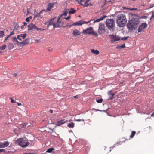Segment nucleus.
I'll list each match as a JSON object with an SVG mask.
<instances>
[{"label":"nucleus","instance_id":"obj_8","mask_svg":"<svg viewBox=\"0 0 154 154\" xmlns=\"http://www.w3.org/2000/svg\"><path fill=\"white\" fill-rule=\"evenodd\" d=\"M147 24L146 23H142L138 28V31L139 32H140L143 31L144 29L147 27Z\"/></svg>","mask_w":154,"mask_h":154},{"label":"nucleus","instance_id":"obj_54","mask_svg":"<svg viewBox=\"0 0 154 154\" xmlns=\"http://www.w3.org/2000/svg\"><path fill=\"white\" fill-rule=\"evenodd\" d=\"M23 27H24V25H22V26H21V28L22 29H23Z\"/></svg>","mask_w":154,"mask_h":154},{"label":"nucleus","instance_id":"obj_28","mask_svg":"<svg viewBox=\"0 0 154 154\" xmlns=\"http://www.w3.org/2000/svg\"><path fill=\"white\" fill-rule=\"evenodd\" d=\"M136 134V132L135 131H132L131 134V135L130 136V137L131 138H132Z\"/></svg>","mask_w":154,"mask_h":154},{"label":"nucleus","instance_id":"obj_18","mask_svg":"<svg viewBox=\"0 0 154 154\" xmlns=\"http://www.w3.org/2000/svg\"><path fill=\"white\" fill-rule=\"evenodd\" d=\"M73 34L74 36L79 35H80L81 33L77 29H75L73 31Z\"/></svg>","mask_w":154,"mask_h":154},{"label":"nucleus","instance_id":"obj_9","mask_svg":"<svg viewBox=\"0 0 154 154\" xmlns=\"http://www.w3.org/2000/svg\"><path fill=\"white\" fill-rule=\"evenodd\" d=\"M105 27L104 24L102 23H100L99 27L98 29V33L100 34H102L105 32Z\"/></svg>","mask_w":154,"mask_h":154},{"label":"nucleus","instance_id":"obj_32","mask_svg":"<svg viewBox=\"0 0 154 154\" xmlns=\"http://www.w3.org/2000/svg\"><path fill=\"white\" fill-rule=\"evenodd\" d=\"M17 38H16V37H14L13 38L12 40H13V42H17V43L18 45H19V42L17 40Z\"/></svg>","mask_w":154,"mask_h":154},{"label":"nucleus","instance_id":"obj_58","mask_svg":"<svg viewBox=\"0 0 154 154\" xmlns=\"http://www.w3.org/2000/svg\"><path fill=\"white\" fill-rule=\"evenodd\" d=\"M134 10H137V8H134Z\"/></svg>","mask_w":154,"mask_h":154},{"label":"nucleus","instance_id":"obj_27","mask_svg":"<svg viewBox=\"0 0 154 154\" xmlns=\"http://www.w3.org/2000/svg\"><path fill=\"white\" fill-rule=\"evenodd\" d=\"M67 126L69 128H73L74 126V123L73 122H71Z\"/></svg>","mask_w":154,"mask_h":154},{"label":"nucleus","instance_id":"obj_64","mask_svg":"<svg viewBox=\"0 0 154 154\" xmlns=\"http://www.w3.org/2000/svg\"><path fill=\"white\" fill-rule=\"evenodd\" d=\"M152 7L150 6V8H152Z\"/></svg>","mask_w":154,"mask_h":154},{"label":"nucleus","instance_id":"obj_14","mask_svg":"<svg viewBox=\"0 0 154 154\" xmlns=\"http://www.w3.org/2000/svg\"><path fill=\"white\" fill-rule=\"evenodd\" d=\"M109 36L111 37L112 41H117L120 40V37L116 35H111Z\"/></svg>","mask_w":154,"mask_h":154},{"label":"nucleus","instance_id":"obj_22","mask_svg":"<svg viewBox=\"0 0 154 154\" xmlns=\"http://www.w3.org/2000/svg\"><path fill=\"white\" fill-rule=\"evenodd\" d=\"M106 17V15L104 16L103 17H102L99 19H97L95 20L94 23L103 20V19Z\"/></svg>","mask_w":154,"mask_h":154},{"label":"nucleus","instance_id":"obj_63","mask_svg":"<svg viewBox=\"0 0 154 154\" xmlns=\"http://www.w3.org/2000/svg\"><path fill=\"white\" fill-rule=\"evenodd\" d=\"M84 82H85L84 81L82 82L84 83Z\"/></svg>","mask_w":154,"mask_h":154},{"label":"nucleus","instance_id":"obj_52","mask_svg":"<svg viewBox=\"0 0 154 154\" xmlns=\"http://www.w3.org/2000/svg\"><path fill=\"white\" fill-rule=\"evenodd\" d=\"M18 105L19 106L21 105V103H17Z\"/></svg>","mask_w":154,"mask_h":154},{"label":"nucleus","instance_id":"obj_15","mask_svg":"<svg viewBox=\"0 0 154 154\" xmlns=\"http://www.w3.org/2000/svg\"><path fill=\"white\" fill-rule=\"evenodd\" d=\"M27 35L26 33L20 34L17 36V38L20 41H22V39L25 38Z\"/></svg>","mask_w":154,"mask_h":154},{"label":"nucleus","instance_id":"obj_61","mask_svg":"<svg viewBox=\"0 0 154 154\" xmlns=\"http://www.w3.org/2000/svg\"><path fill=\"white\" fill-rule=\"evenodd\" d=\"M106 2V0H105V1H104V4Z\"/></svg>","mask_w":154,"mask_h":154},{"label":"nucleus","instance_id":"obj_6","mask_svg":"<svg viewBox=\"0 0 154 154\" xmlns=\"http://www.w3.org/2000/svg\"><path fill=\"white\" fill-rule=\"evenodd\" d=\"M93 20H91L89 21L88 22H86L85 21H84L83 22H82V21H79L77 22H75L73 23L72 24H71L70 25H68L66 26H69L70 27H71L73 26H76V25H81L82 24L86 23L87 24L88 23H89L91 21Z\"/></svg>","mask_w":154,"mask_h":154},{"label":"nucleus","instance_id":"obj_60","mask_svg":"<svg viewBox=\"0 0 154 154\" xmlns=\"http://www.w3.org/2000/svg\"><path fill=\"white\" fill-rule=\"evenodd\" d=\"M36 42H39V40H36Z\"/></svg>","mask_w":154,"mask_h":154},{"label":"nucleus","instance_id":"obj_19","mask_svg":"<svg viewBox=\"0 0 154 154\" xmlns=\"http://www.w3.org/2000/svg\"><path fill=\"white\" fill-rule=\"evenodd\" d=\"M108 94L109 96V99L112 100L113 98V96L115 95L114 93H112L110 91H109L108 93Z\"/></svg>","mask_w":154,"mask_h":154},{"label":"nucleus","instance_id":"obj_20","mask_svg":"<svg viewBox=\"0 0 154 154\" xmlns=\"http://www.w3.org/2000/svg\"><path fill=\"white\" fill-rule=\"evenodd\" d=\"M14 47V45L11 42L9 43L8 46V48L9 50H11Z\"/></svg>","mask_w":154,"mask_h":154},{"label":"nucleus","instance_id":"obj_24","mask_svg":"<svg viewBox=\"0 0 154 154\" xmlns=\"http://www.w3.org/2000/svg\"><path fill=\"white\" fill-rule=\"evenodd\" d=\"M19 28V26L18 23L17 22L14 25V31L18 30Z\"/></svg>","mask_w":154,"mask_h":154},{"label":"nucleus","instance_id":"obj_47","mask_svg":"<svg viewBox=\"0 0 154 154\" xmlns=\"http://www.w3.org/2000/svg\"><path fill=\"white\" fill-rule=\"evenodd\" d=\"M42 12H41L40 11V12H39L38 13L37 15V16H38V17H39L40 15V14H41Z\"/></svg>","mask_w":154,"mask_h":154},{"label":"nucleus","instance_id":"obj_36","mask_svg":"<svg viewBox=\"0 0 154 154\" xmlns=\"http://www.w3.org/2000/svg\"><path fill=\"white\" fill-rule=\"evenodd\" d=\"M148 17L147 16H143L141 17L140 18L146 19Z\"/></svg>","mask_w":154,"mask_h":154},{"label":"nucleus","instance_id":"obj_51","mask_svg":"<svg viewBox=\"0 0 154 154\" xmlns=\"http://www.w3.org/2000/svg\"><path fill=\"white\" fill-rule=\"evenodd\" d=\"M46 10H45L44 9H43L40 12H42L43 11H45Z\"/></svg>","mask_w":154,"mask_h":154},{"label":"nucleus","instance_id":"obj_31","mask_svg":"<svg viewBox=\"0 0 154 154\" xmlns=\"http://www.w3.org/2000/svg\"><path fill=\"white\" fill-rule=\"evenodd\" d=\"M67 14L68 12L66 10L65 11H64L63 13L62 14L60 17L61 16H62L63 15H65V16H66L67 15Z\"/></svg>","mask_w":154,"mask_h":154},{"label":"nucleus","instance_id":"obj_23","mask_svg":"<svg viewBox=\"0 0 154 154\" xmlns=\"http://www.w3.org/2000/svg\"><path fill=\"white\" fill-rule=\"evenodd\" d=\"M89 1V0H88L86 1L85 2L84 1V4L82 3H80V4L84 6H87L89 5L88 4V3Z\"/></svg>","mask_w":154,"mask_h":154},{"label":"nucleus","instance_id":"obj_12","mask_svg":"<svg viewBox=\"0 0 154 154\" xmlns=\"http://www.w3.org/2000/svg\"><path fill=\"white\" fill-rule=\"evenodd\" d=\"M56 17L54 18L50 19L48 21H47L45 23V25H47L48 27L51 25H53L54 26V22H53Z\"/></svg>","mask_w":154,"mask_h":154},{"label":"nucleus","instance_id":"obj_38","mask_svg":"<svg viewBox=\"0 0 154 154\" xmlns=\"http://www.w3.org/2000/svg\"><path fill=\"white\" fill-rule=\"evenodd\" d=\"M10 99L11 100V102L12 103H15L16 102L14 100L12 97H11Z\"/></svg>","mask_w":154,"mask_h":154},{"label":"nucleus","instance_id":"obj_29","mask_svg":"<svg viewBox=\"0 0 154 154\" xmlns=\"http://www.w3.org/2000/svg\"><path fill=\"white\" fill-rule=\"evenodd\" d=\"M6 45L5 44H4L3 46L0 47V53H1V50H4L6 48Z\"/></svg>","mask_w":154,"mask_h":154},{"label":"nucleus","instance_id":"obj_40","mask_svg":"<svg viewBox=\"0 0 154 154\" xmlns=\"http://www.w3.org/2000/svg\"><path fill=\"white\" fill-rule=\"evenodd\" d=\"M14 34V30L11 32L10 34L9 35V36L10 37L11 35H13Z\"/></svg>","mask_w":154,"mask_h":154},{"label":"nucleus","instance_id":"obj_55","mask_svg":"<svg viewBox=\"0 0 154 154\" xmlns=\"http://www.w3.org/2000/svg\"><path fill=\"white\" fill-rule=\"evenodd\" d=\"M151 116H153L154 115V112H153L151 115Z\"/></svg>","mask_w":154,"mask_h":154},{"label":"nucleus","instance_id":"obj_48","mask_svg":"<svg viewBox=\"0 0 154 154\" xmlns=\"http://www.w3.org/2000/svg\"><path fill=\"white\" fill-rule=\"evenodd\" d=\"M23 23L24 24V26L27 25V23H26L25 22H23Z\"/></svg>","mask_w":154,"mask_h":154},{"label":"nucleus","instance_id":"obj_21","mask_svg":"<svg viewBox=\"0 0 154 154\" xmlns=\"http://www.w3.org/2000/svg\"><path fill=\"white\" fill-rule=\"evenodd\" d=\"M91 52L94 54H95L96 55H98L99 54V51L97 50H94V49H92L91 50Z\"/></svg>","mask_w":154,"mask_h":154},{"label":"nucleus","instance_id":"obj_42","mask_svg":"<svg viewBox=\"0 0 154 154\" xmlns=\"http://www.w3.org/2000/svg\"><path fill=\"white\" fill-rule=\"evenodd\" d=\"M10 36H9V35H8L6 37H5V40H4L5 41H6L7 40H8V38L10 37Z\"/></svg>","mask_w":154,"mask_h":154},{"label":"nucleus","instance_id":"obj_37","mask_svg":"<svg viewBox=\"0 0 154 154\" xmlns=\"http://www.w3.org/2000/svg\"><path fill=\"white\" fill-rule=\"evenodd\" d=\"M128 38V36L127 37H123L121 39L123 40H125Z\"/></svg>","mask_w":154,"mask_h":154},{"label":"nucleus","instance_id":"obj_1","mask_svg":"<svg viewBox=\"0 0 154 154\" xmlns=\"http://www.w3.org/2000/svg\"><path fill=\"white\" fill-rule=\"evenodd\" d=\"M139 22L138 18H134L128 22L127 24V27L129 30H133L137 28Z\"/></svg>","mask_w":154,"mask_h":154},{"label":"nucleus","instance_id":"obj_53","mask_svg":"<svg viewBox=\"0 0 154 154\" xmlns=\"http://www.w3.org/2000/svg\"><path fill=\"white\" fill-rule=\"evenodd\" d=\"M14 76L16 77L17 76V74L16 73H15L14 74Z\"/></svg>","mask_w":154,"mask_h":154},{"label":"nucleus","instance_id":"obj_5","mask_svg":"<svg viewBox=\"0 0 154 154\" xmlns=\"http://www.w3.org/2000/svg\"><path fill=\"white\" fill-rule=\"evenodd\" d=\"M114 21L112 19H108L106 20V26L110 30H113Z\"/></svg>","mask_w":154,"mask_h":154},{"label":"nucleus","instance_id":"obj_57","mask_svg":"<svg viewBox=\"0 0 154 154\" xmlns=\"http://www.w3.org/2000/svg\"><path fill=\"white\" fill-rule=\"evenodd\" d=\"M134 8H131V9H130V10L131 11H133V10H134Z\"/></svg>","mask_w":154,"mask_h":154},{"label":"nucleus","instance_id":"obj_49","mask_svg":"<svg viewBox=\"0 0 154 154\" xmlns=\"http://www.w3.org/2000/svg\"><path fill=\"white\" fill-rule=\"evenodd\" d=\"M73 97L75 98H76V99H78V95H76L75 96H74Z\"/></svg>","mask_w":154,"mask_h":154},{"label":"nucleus","instance_id":"obj_46","mask_svg":"<svg viewBox=\"0 0 154 154\" xmlns=\"http://www.w3.org/2000/svg\"><path fill=\"white\" fill-rule=\"evenodd\" d=\"M88 147H85L83 148V150H84V149L87 150V149H88Z\"/></svg>","mask_w":154,"mask_h":154},{"label":"nucleus","instance_id":"obj_17","mask_svg":"<svg viewBox=\"0 0 154 154\" xmlns=\"http://www.w3.org/2000/svg\"><path fill=\"white\" fill-rule=\"evenodd\" d=\"M53 7V3H49L48 5L47 8L45 11H49L51 10V8Z\"/></svg>","mask_w":154,"mask_h":154},{"label":"nucleus","instance_id":"obj_7","mask_svg":"<svg viewBox=\"0 0 154 154\" xmlns=\"http://www.w3.org/2000/svg\"><path fill=\"white\" fill-rule=\"evenodd\" d=\"M28 29L29 30H32L33 29H35L37 31L43 30L44 29H42L36 27L35 24H33L32 23H31L28 25Z\"/></svg>","mask_w":154,"mask_h":154},{"label":"nucleus","instance_id":"obj_13","mask_svg":"<svg viewBox=\"0 0 154 154\" xmlns=\"http://www.w3.org/2000/svg\"><path fill=\"white\" fill-rule=\"evenodd\" d=\"M9 143L8 141H5L4 142H0V148H4L8 146Z\"/></svg>","mask_w":154,"mask_h":154},{"label":"nucleus","instance_id":"obj_11","mask_svg":"<svg viewBox=\"0 0 154 154\" xmlns=\"http://www.w3.org/2000/svg\"><path fill=\"white\" fill-rule=\"evenodd\" d=\"M29 42V39L27 38L23 40L21 42H19V45L20 46H23L26 44H28Z\"/></svg>","mask_w":154,"mask_h":154},{"label":"nucleus","instance_id":"obj_26","mask_svg":"<svg viewBox=\"0 0 154 154\" xmlns=\"http://www.w3.org/2000/svg\"><path fill=\"white\" fill-rule=\"evenodd\" d=\"M54 150V149L53 148H50L48 149L46 152L51 153L53 152V151Z\"/></svg>","mask_w":154,"mask_h":154},{"label":"nucleus","instance_id":"obj_33","mask_svg":"<svg viewBox=\"0 0 154 154\" xmlns=\"http://www.w3.org/2000/svg\"><path fill=\"white\" fill-rule=\"evenodd\" d=\"M4 35V32L3 31H0V38L3 37Z\"/></svg>","mask_w":154,"mask_h":154},{"label":"nucleus","instance_id":"obj_16","mask_svg":"<svg viewBox=\"0 0 154 154\" xmlns=\"http://www.w3.org/2000/svg\"><path fill=\"white\" fill-rule=\"evenodd\" d=\"M67 122V120H65V119H62L60 121H57L56 124V125L57 126H60L61 125H63Z\"/></svg>","mask_w":154,"mask_h":154},{"label":"nucleus","instance_id":"obj_50","mask_svg":"<svg viewBox=\"0 0 154 154\" xmlns=\"http://www.w3.org/2000/svg\"><path fill=\"white\" fill-rule=\"evenodd\" d=\"M49 112L51 113H52L53 112V110L51 109L50 110Z\"/></svg>","mask_w":154,"mask_h":154},{"label":"nucleus","instance_id":"obj_4","mask_svg":"<svg viewBox=\"0 0 154 154\" xmlns=\"http://www.w3.org/2000/svg\"><path fill=\"white\" fill-rule=\"evenodd\" d=\"M83 33L84 34L92 35L95 36H98L97 33L93 30V28L92 27L87 28L86 30L83 31Z\"/></svg>","mask_w":154,"mask_h":154},{"label":"nucleus","instance_id":"obj_34","mask_svg":"<svg viewBox=\"0 0 154 154\" xmlns=\"http://www.w3.org/2000/svg\"><path fill=\"white\" fill-rule=\"evenodd\" d=\"M103 100L102 98H100V99H97L96 101L99 103H101L103 101Z\"/></svg>","mask_w":154,"mask_h":154},{"label":"nucleus","instance_id":"obj_59","mask_svg":"<svg viewBox=\"0 0 154 154\" xmlns=\"http://www.w3.org/2000/svg\"><path fill=\"white\" fill-rule=\"evenodd\" d=\"M98 110L99 111H103L104 112H106V110Z\"/></svg>","mask_w":154,"mask_h":154},{"label":"nucleus","instance_id":"obj_45","mask_svg":"<svg viewBox=\"0 0 154 154\" xmlns=\"http://www.w3.org/2000/svg\"><path fill=\"white\" fill-rule=\"evenodd\" d=\"M70 18V16H69L67 17L66 18H65L66 20H69V19Z\"/></svg>","mask_w":154,"mask_h":154},{"label":"nucleus","instance_id":"obj_41","mask_svg":"<svg viewBox=\"0 0 154 154\" xmlns=\"http://www.w3.org/2000/svg\"><path fill=\"white\" fill-rule=\"evenodd\" d=\"M153 17H154V11L152 12V15L151 17V19H152Z\"/></svg>","mask_w":154,"mask_h":154},{"label":"nucleus","instance_id":"obj_30","mask_svg":"<svg viewBox=\"0 0 154 154\" xmlns=\"http://www.w3.org/2000/svg\"><path fill=\"white\" fill-rule=\"evenodd\" d=\"M125 47V44H123L122 46H118L116 47L117 49H121Z\"/></svg>","mask_w":154,"mask_h":154},{"label":"nucleus","instance_id":"obj_25","mask_svg":"<svg viewBox=\"0 0 154 154\" xmlns=\"http://www.w3.org/2000/svg\"><path fill=\"white\" fill-rule=\"evenodd\" d=\"M71 11H69V13L70 14H73L75 13L76 11V10L73 8H71Z\"/></svg>","mask_w":154,"mask_h":154},{"label":"nucleus","instance_id":"obj_44","mask_svg":"<svg viewBox=\"0 0 154 154\" xmlns=\"http://www.w3.org/2000/svg\"><path fill=\"white\" fill-rule=\"evenodd\" d=\"M5 151V149H0V153L2 152H3Z\"/></svg>","mask_w":154,"mask_h":154},{"label":"nucleus","instance_id":"obj_56","mask_svg":"<svg viewBox=\"0 0 154 154\" xmlns=\"http://www.w3.org/2000/svg\"><path fill=\"white\" fill-rule=\"evenodd\" d=\"M72 130H70L69 131V132H72Z\"/></svg>","mask_w":154,"mask_h":154},{"label":"nucleus","instance_id":"obj_35","mask_svg":"<svg viewBox=\"0 0 154 154\" xmlns=\"http://www.w3.org/2000/svg\"><path fill=\"white\" fill-rule=\"evenodd\" d=\"M29 18H31L32 17L31 16H30L29 17H28L26 19V21L27 22H29L30 21V20Z\"/></svg>","mask_w":154,"mask_h":154},{"label":"nucleus","instance_id":"obj_62","mask_svg":"<svg viewBox=\"0 0 154 154\" xmlns=\"http://www.w3.org/2000/svg\"><path fill=\"white\" fill-rule=\"evenodd\" d=\"M149 128L150 129H151V127H150V126H149Z\"/></svg>","mask_w":154,"mask_h":154},{"label":"nucleus","instance_id":"obj_3","mask_svg":"<svg viewBox=\"0 0 154 154\" xmlns=\"http://www.w3.org/2000/svg\"><path fill=\"white\" fill-rule=\"evenodd\" d=\"M16 143L22 147H26L30 144L29 143L27 139L26 138L17 139L16 140Z\"/></svg>","mask_w":154,"mask_h":154},{"label":"nucleus","instance_id":"obj_2","mask_svg":"<svg viewBox=\"0 0 154 154\" xmlns=\"http://www.w3.org/2000/svg\"><path fill=\"white\" fill-rule=\"evenodd\" d=\"M127 20L125 16L123 14H119L117 16V23L119 27L124 26L126 23Z\"/></svg>","mask_w":154,"mask_h":154},{"label":"nucleus","instance_id":"obj_10","mask_svg":"<svg viewBox=\"0 0 154 154\" xmlns=\"http://www.w3.org/2000/svg\"><path fill=\"white\" fill-rule=\"evenodd\" d=\"M60 17H59L58 18L57 21L56 22H54V27H60L62 25L61 24V23L60 21Z\"/></svg>","mask_w":154,"mask_h":154},{"label":"nucleus","instance_id":"obj_39","mask_svg":"<svg viewBox=\"0 0 154 154\" xmlns=\"http://www.w3.org/2000/svg\"><path fill=\"white\" fill-rule=\"evenodd\" d=\"M75 121H78V122H80V121H84V120L83 119H76Z\"/></svg>","mask_w":154,"mask_h":154},{"label":"nucleus","instance_id":"obj_43","mask_svg":"<svg viewBox=\"0 0 154 154\" xmlns=\"http://www.w3.org/2000/svg\"><path fill=\"white\" fill-rule=\"evenodd\" d=\"M78 2L80 4V3H82L84 4V1L83 0H80V2H79V1H78Z\"/></svg>","mask_w":154,"mask_h":154}]
</instances>
